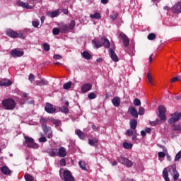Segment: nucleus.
<instances>
[{
	"mask_svg": "<svg viewBox=\"0 0 181 181\" xmlns=\"http://www.w3.org/2000/svg\"><path fill=\"white\" fill-rule=\"evenodd\" d=\"M168 169L170 175L173 176L174 180H177L179 179V173L176 170L175 165H170L168 168H164L163 171V177L164 180L170 181V179L169 178V173L168 172Z\"/></svg>",
	"mask_w": 181,
	"mask_h": 181,
	"instance_id": "1",
	"label": "nucleus"
},
{
	"mask_svg": "<svg viewBox=\"0 0 181 181\" xmlns=\"http://www.w3.org/2000/svg\"><path fill=\"white\" fill-rule=\"evenodd\" d=\"M25 141L23 143V145L26 148H31L32 149H37L39 148V144L35 142V139L32 137L28 136H24Z\"/></svg>",
	"mask_w": 181,
	"mask_h": 181,
	"instance_id": "2",
	"label": "nucleus"
},
{
	"mask_svg": "<svg viewBox=\"0 0 181 181\" xmlns=\"http://www.w3.org/2000/svg\"><path fill=\"white\" fill-rule=\"evenodd\" d=\"M2 105L7 110H12L16 108V102L12 98L4 99Z\"/></svg>",
	"mask_w": 181,
	"mask_h": 181,
	"instance_id": "3",
	"label": "nucleus"
},
{
	"mask_svg": "<svg viewBox=\"0 0 181 181\" xmlns=\"http://www.w3.org/2000/svg\"><path fill=\"white\" fill-rule=\"evenodd\" d=\"M117 160L119 163L124 165L127 168H132V166H134V163L132 160L122 156L117 157Z\"/></svg>",
	"mask_w": 181,
	"mask_h": 181,
	"instance_id": "4",
	"label": "nucleus"
},
{
	"mask_svg": "<svg viewBox=\"0 0 181 181\" xmlns=\"http://www.w3.org/2000/svg\"><path fill=\"white\" fill-rule=\"evenodd\" d=\"M7 36H9V37L16 38L19 37L20 39H25V35L22 33H16L14 30L9 29L7 30L6 32Z\"/></svg>",
	"mask_w": 181,
	"mask_h": 181,
	"instance_id": "5",
	"label": "nucleus"
},
{
	"mask_svg": "<svg viewBox=\"0 0 181 181\" xmlns=\"http://www.w3.org/2000/svg\"><path fill=\"white\" fill-rule=\"evenodd\" d=\"M171 118L168 119V123L170 124H175V122H177L181 117V113L178 112H175V113L171 114Z\"/></svg>",
	"mask_w": 181,
	"mask_h": 181,
	"instance_id": "6",
	"label": "nucleus"
},
{
	"mask_svg": "<svg viewBox=\"0 0 181 181\" xmlns=\"http://www.w3.org/2000/svg\"><path fill=\"white\" fill-rule=\"evenodd\" d=\"M158 111H159V115L158 117L161 121H166V107L163 105H160L158 107Z\"/></svg>",
	"mask_w": 181,
	"mask_h": 181,
	"instance_id": "7",
	"label": "nucleus"
},
{
	"mask_svg": "<svg viewBox=\"0 0 181 181\" xmlns=\"http://www.w3.org/2000/svg\"><path fill=\"white\" fill-rule=\"evenodd\" d=\"M119 39L122 40L123 46H124V47H128V46H129V38H128V36H127V35L122 33H119Z\"/></svg>",
	"mask_w": 181,
	"mask_h": 181,
	"instance_id": "8",
	"label": "nucleus"
},
{
	"mask_svg": "<svg viewBox=\"0 0 181 181\" xmlns=\"http://www.w3.org/2000/svg\"><path fill=\"white\" fill-rule=\"evenodd\" d=\"M64 181H74V177L69 170H66L63 174Z\"/></svg>",
	"mask_w": 181,
	"mask_h": 181,
	"instance_id": "9",
	"label": "nucleus"
},
{
	"mask_svg": "<svg viewBox=\"0 0 181 181\" xmlns=\"http://www.w3.org/2000/svg\"><path fill=\"white\" fill-rule=\"evenodd\" d=\"M45 110L48 114H54L56 112V107H54L53 105L50 103H47Z\"/></svg>",
	"mask_w": 181,
	"mask_h": 181,
	"instance_id": "10",
	"label": "nucleus"
},
{
	"mask_svg": "<svg viewBox=\"0 0 181 181\" xmlns=\"http://www.w3.org/2000/svg\"><path fill=\"white\" fill-rule=\"evenodd\" d=\"M23 54H24L23 51H19L16 49L11 52V56H12V57H22Z\"/></svg>",
	"mask_w": 181,
	"mask_h": 181,
	"instance_id": "11",
	"label": "nucleus"
},
{
	"mask_svg": "<svg viewBox=\"0 0 181 181\" xmlns=\"http://www.w3.org/2000/svg\"><path fill=\"white\" fill-rule=\"evenodd\" d=\"M91 88H93V85H91V83H85L81 86V90L82 93H88Z\"/></svg>",
	"mask_w": 181,
	"mask_h": 181,
	"instance_id": "12",
	"label": "nucleus"
},
{
	"mask_svg": "<svg viewBox=\"0 0 181 181\" xmlns=\"http://www.w3.org/2000/svg\"><path fill=\"white\" fill-rule=\"evenodd\" d=\"M47 152L49 156H52L53 158L59 156V150H57V148H52L48 149Z\"/></svg>",
	"mask_w": 181,
	"mask_h": 181,
	"instance_id": "13",
	"label": "nucleus"
},
{
	"mask_svg": "<svg viewBox=\"0 0 181 181\" xmlns=\"http://www.w3.org/2000/svg\"><path fill=\"white\" fill-rule=\"evenodd\" d=\"M18 6H21L22 8H25V9H33V5H29V3H25L23 1H18L17 2Z\"/></svg>",
	"mask_w": 181,
	"mask_h": 181,
	"instance_id": "14",
	"label": "nucleus"
},
{
	"mask_svg": "<svg viewBox=\"0 0 181 181\" xmlns=\"http://www.w3.org/2000/svg\"><path fill=\"white\" fill-rule=\"evenodd\" d=\"M58 156H59V158H66V156H67V151L64 147H60L59 148Z\"/></svg>",
	"mask_w": 181,
	"mask_h": 181,
	"instance_id": "15",
	"label": "nucleus"
},
{
	"mask_svg": "<svg viewBox=\"0 0 181 181\" xmlns=\"http://www.w3.org/2000/svg\"><path fill=\"white\" fill-rule=\"evenodd\" d=\"M172 12H173V13H179L181 12V2L177 3L172 7Z\"/></svg>",
	"mask_w": 181,
	"mask_h": 181,
	"instance_id": "16",
	"label": "nucleus"
},
{
	"mask_svg": "<svg viewBox=\"0 0 181 181\" xmlns=\"http://www.w3.org/2000/svg\"><path fill=\"white\" fill-rule=\"evenodd\" d=\"M129 112L134 117V118H138V111L134 107H129Z\"/></svg>",
	"mask_w": 181,
	"mask_h": 181,
	"instance_id": "17",
	"label": "nucleus"
},
{
	"mask_svg": "<svg viewBox=\"0 0 181 181\" xmlns=\"http://www.w3.org/2000/svg\"><path fill=\"white\" fill-rule=\"evenodd\" d=\"M60 11L59 10H55L54 11H49L47 13V16L49 18H56V16H59Z\"/></svg>",
	"mask_w": 181,
	"mask_h": 181,
	"instance_id": "18",
	"label": "nucleus"
},
{
	"mask_svg": "<svg viewBox=\"0 0 181 181\" xmlns=\"http://www.w3.org/2000/svg\"><path fill=\"white\" fill-rule=\"evenodd\" d=\"M112 103L115 107H119V105L121 104V99L119 97L116 96L112 100Z\"/></svg>",
	"mask_w": 181,
	"mask_h": 181,
	"instance_id": "19",
	"label": "nucleus"
},
{
	"mask_svg": "<svg viewBox=\"0 0 181 181\" xmlns=\"http://www.w3.org/2000/svg\"><path fill=\"white\" fill-rule=\"evenodd\" d=\"M0 86L1 87H9V86H12V81H11V80L4 79L0 83Z\"/></svg>",
	"mask_w": 181,
	"mask_h": 181,
	"instance_id": "20",
	"label": "nucleus"
},
{
	"mask_svg": "<svg viewBox=\"0 0 181 181\" xmlns=\"http://www.w3.org/2000/svg\"><path fill=\"white\" fill-rule=\"evenodd\" d=\"M110 56L113 62H118L119 60V59H118V56H117V54L113 49H110Z\"/></svg>",
	"mask_w": 181,
	"mask_h": 181,
	"instance_id": "21",
	"label": "nucleus"
},
{
	"mask_svg": "<svg viewBox=\"0 0 181 181\" xmlns=\"http://www.w3.org/2000/svg\"><path fill=\"white\" fill-rule=\"evenodd\" d=\"M137 125H138V122L136 121V119H133L130 120L131 129L136 131Z\"/></svg>",
	"mask_w": 181,
	"mask_h": 181,
	"instance_id": "22",
	"label": "nucleus"
},
{
	"mask_svg": "<svg viewBox=\"0 0 181 181\" xmlns=\"http://www.w3.org/2000/svg\"><path fill=\"white\" fill-rule=\"evenodd\" d=\"M1 171L4 175H11V170L7 166L1 167Z\"/></svg>",
	"mask_w": 181,
	"mask_h": 181,
	"instance_id": "23",
	"label": "nucleus"
},
{
	"mask_svg": "<svg viewBox=\"0 0 181 181\" xmlns=\"http://www.w3.org/2000/svg\"><path fill=\"white\" fill-rule=\"evenodd\" d=\"M102 42L103 45L105 46V47L106 49H108L110 47V46H111V43L110 42V41L108 40V39L105 38V37H103L102 38Z\"/></svg>",
	"mask_w": 181,
	"mask_h": 181,
	"instance_id": "24",
	"label": "nucleus"
},
{
	"mask_svg": "<svg viewBox=\"0 0 181 181\" xmlns=\"http://www.w3.org/2000/svg\"><path fill=\"white\" fill-rule=\"evenodd\" d=\"M93 44L94 45L96 49H100V47H103V42L96 40L95 39L93 40Z\"/></svg>",
	"mask_w": 181,
	"mask_h": 181,
	"instance_id": "25",
	"label": "nucleus"
},
{
	"mask_svg": "<svg viewBox=\"0 0 181 181\" xmlns=\"http://www.w3.org/2000/svg\"><path fill=\"white\" fill-rule=\"evenodd\" d=\"M147 80L150 86H155V83H153V77H152V75H151L150 73L147 74Z\"/></svg>",
	"mask_w": 181,
	"mask_h": 181,
	"instance_id": "26",
	"label": "nucleus"
},
{
	"mask_svg": "<svg viewBox=\"0 0 181 181\" xmlns=\"http://www.w3.org/2000/svg\"><path fill=\"white\" fill-rule=\"evenodd\" d=\"M60 29L62 30V32H69L70 30V28L69 27V25H67L66 24H62L59 26Z\"/></svg>",
	"mask_w": 181,
	"mask_h": 181,
	"instance_id": "27",
	"label": "nucleus"
},
{
	"mask_svg": "<svg viewBox=\"0 0 181 181\" xmlns=\"http://www.w3.org/2000/svg\"><path fill=\"white\" fill-rule=\"evenodd\" d=\"M76 134L78 135V136L80 138V139H84L86 138V135L81 132L80 129H76Z\"/></svg>",
	"mask_w": 181,
	"mask_h": 181,
	"instance_id": "28",
	"label": "nucleus"
},
{
	"mask_svg": "<svg viewBox=\"0 0 181 181\" xmlns=\"http://www.w3.org/2000/svg\"><path fill=\"white\" fill-rule=\"evenodd\" d=\"M47 84H49V82H47V81H46L45 79H42V80L36 81L37 86H46Z\"/></svg>",
	"mask_w": 181,
	"mask_h": 181,
	"instance_id": "29",
	"label": "nucleus"
},
{
	"mask_svg": "<svg viewBox=\"0 0 181 181\" xmlns=\"http://www.w3.org/2000/svg\"><path fill=\"white\" fill-rule=\"evenodd\" d=\"M82 57L86 59V60H90V59H91V54H90L88 52L85 51L82 53Z\"/></svg>",
	"mask_w": 181,
	"mask_h": 181,
	"instance_id": "30",
	"label": "nucleus"
},
{
	"mask_svg": "<svg viewBox=\"0 0 181 181\" xmlns=\"http://www.w3.org/2000/svg\"><path fill=\"white\" fill-rule=\"evenodd\" d=\"M88 144H89V145H90V146H95V144H98V139L95 138L93 139H89Z\"/></svg>",
	"mask_w": 181,
	"mask_h": 181,
	"instance_id": "31",
	"label": "nucleus"
},
{
	"mask_svg": "<svg viewBox=\"0 0 181 181\" xmlns=\"http://www.w3.org/2000/svg\"><path fill=\"white\" fill-rule=\"evenodd\" d=\"M78 165L82 170H87V164L84 161H79Z\"/></svg>",
	"mask_w": 181,
	"mask_h": 181,
	"instance_id": "32",
	"label": "nucleus"
},
{
	"mask_svg": "<svg viewBox=\"0 0 181 181\" xmlns=\"http://www.w3.org/2000/svg\"><path fill=\"white\" fill-rule=\"evenodd\" d=\"M24 177L26 181H35V177H33L30 174H25Z\"/></svg>",
	"mask_w": 181,
	"mask_h": 181,
	"instance_id": "33",
	"label": "nucleus"
},
{
	"mask_svg": "<svg viewBox=\"0 0 181 181\" xmlns=\"http://www.w3.org/2000/svg\"><path fill=\"white\" fill-rule=\"evenodd\" d=\"M172 131H177V132H181V126L180 124H173L171 127Z\"/></svg>",
	"mask_w": 181,
	"mask_h": 181,
	"instance_id": "34",
	"label": "nucleus"
},
{
	"mask_svg": "<svg viewBox=\"0 0 181 181\" xmlns=\"http://www.w3.org/2000/svg\"><path fill=\"white\" fill-rule=\"evenodd\" d=\"M90 18L92 19H101V14L100 13H95L94 14H90Z\"/></svg>",
	"mask_w": 181,
	"mask_h": 181,
	"instance_id": "35",
	"label": "nucleus"
},
{
	"mask_svg": "<svg viewBox=\"0 0 181 181\" xmlns=\"http://www.w3.org/2000/svg\"><path fill=\"white\" fill-rule=\"evenodd\" d=\"M139 134H138V132H136V130H134V133H133L132 136V141H134V142L138 141V136Z\"/></svg>",
	"mask_w": 181,
	"mask_h": 181,
	"instance_id": "36",
	"label": "nucleus"
},
{
	"mask_svg": "<svg viewBox=\"0 0 181 181\" xmlns=\"http://www.w3.org/2000/svg\"><path fill=\"white\" fill-rule=\"evenodd\" d=\"M123 146L125 148V149H132V144L128 143V142H124Z\"/></svg>",
	"mask_w": 181,
	"mask_h": 181,
	"instance_id": "37",
	"label": "nucleus"
},
{
	"mask_svg": "<svg viewBox=\"0 0 181 181\" xmlns=\"http://www.w3.org/2000/svg\"><path fill=\"white\" fill-rule=\"evenodd\" d=\"M88 98L89 100H94L95 98H97V94H95V93H90L88 95Z\"/></svg>",
	"mask_w": 181,
	"mask_h": 181,
	"instance_id": "38",
	"label": "nucleus"
},
{
	"mask_svg": "<svg viewBox=\"0 0 181 181\" xmlns=\"http://www.w3.org/2000/svg\"><path fill=\"white\" fill-rule=\"evenodd\" d=\"M135 130H132V129H129L126 132V135H128V136H132Z\"/></svg>",
	"mask_w": 181,
	"mask_h": 181,
	"instance_id": "39",
	"label": "nucleus"
},
{
	"mask_svg": "<svg viewBox=\"0 0 181 181\" xmlns=\"http://www.w3.org/2000/svg\"><path fill=\"white\" fill-rule=\"evenodd\" d=\"M75 27H76V21H74V20L71 21L69 26V30L74 29Z\"/></svg>",
	"mask_w": 181,
	"mask_h": 181,
	"instance_id": "40",
	"label": "nucleus"
},
{
	"mask_svg": "<svg viewBox=\"0 0 181 181\" xmlns=\"http://www.w3.org/2000/svg\"><path fill=\"white\" fill-rule=\"evenodd\" d=\"M71 87V81L64 83V86H63V88L64 90H69V88H70Z\"/></svg>",
	"mask_w": 181,
	"mask_h": 181,
	"instance_id": "41",
	"label": "nucleus"
},
{
	"mask_svg": "<svg viewBox=\"0 0 181 181\" xmlns=\"http://www.w3.org/2000/svg\"><path fill=\"white\" fill-rule=\"evenodd\" d=\"M60 111L64 114H67V112H69V107L66 106H62L60 107Z\"/></svg>",
	"mask_w": 181,
	"mask_h": 181,
	"instance_id": "42",
	"label": "nucleus"
},
{
	"mask_svg": "<svg viewBox=\"0 0 181 181\" xmlns=\"http://www.w3.org/2000/svg\"><path fill=\"white\" fill-rule=\"evenodd\" d=\"M52 124L56 125V127H59V125H60V124L62 123V122L57 119H52Z\"/></svg>",
	"mask_w": 181,
	"mask_h": 181,
	"instance_id": "43",
	"label": "nucleus"
},
{
	"mask_svg": "<svg viewBox=\"0 0 181 181\" xmlns=\"http://www.w3.org/2000/svg\"><path fill=\"white\" fill-rule=\"evenodd\" d=\"M148 40H155V39H156V35H155L154 33H150L148 35Z\"/></svg>",
	"mask_w": 181,
	"mask_h": 181,
	"instance_id": "44",
	"label": "nucleus"
},
{
	"mask_svg": "<svg viewBox=\"0 0 181 181\" xmlns=\"http://www.w3.org/2000/svg\"><path fill=\"white\" fill-rule=\"evenodd\" d=\"M53 35H57L59 33H60V29L58 28H54L52 30Z\"/></svg>",
	"mask_w": 181,
	"mask_h": 181,
	"instance_id": "45",
	"label": "nucleus"
},
{
	"mask_svg": "<svg viewBox=\"0 0 181 181\" xmlns=\"http://www.w3.org/2000/svg\"><path fill=\"white\" fill-rule=\"evenodd\" d=\"M181 158V150L176 154L175 161L177 162Z\"/></svg>",
	"mask_w": 181,
	"mask_h": 181,
	"instance_id": "46",
	"label": "nucleus"
},
{
	"mask_svg": "<svg viewBox=\"0 0 181 181\" xmlns=\"http://www.w3.org/2000/svg\"><path fill=\"white\" fill-rule=\"evenodd\" d=\"M43 47H44V49L45 50V52H49V50H50V45H49V44H47V43H45L43 45Z\"/></svg>",
	"mask_w": 181,
	"mask_h": 181,
	"instance_id": "47",
	"label": "nucleus"
},
{
	"mask_svg": "<svg viewBox=\"0 0 181 181\" xmlns=\"http://www.w3.org/2000/svg\"><path fill=\"white\" fill-rule=\"evenodd\" d=\"M144 114H145V108L140 107L139 109V115H144Z\"/></svg>",
	"mask_w": 181,
	"mask_h": 181,
	"instance_id": "48",
	"label": "nucleus"
},
{
	"mask_svg": "<svg viewBox=\"0 0 181 181\" xmlns=\"http://www.w3.org/2000/svg\"><path fill=\"white\" fill-rule=\"evenodd\" d=\"M134 105L139 106L141 105V100L138 98L134 99Z\"/></svg>",
	"mask_w": 181,
	"mask_h": 181,
	"instance_id": "49",
	"label": "nucleus"
},
{
	"mask_svg": "<svg viewBox=\"0 0 181 181\" xmlns=\"http://www.w3.org/2000/svg\"><path fill=\"white\" fill-rule=\"evenodd\" d=\"M60 166H65L66 165V159L62 158L59 161Z\"/></svg>",
	"mask_w": 181,
	"mask_h": 181,
	"instance_id": "50",
	"label": "nucleus"
},
{
	"mask_svg": "<svg viewBox=\"0 0 181 181\" xmlns=\"http://www.w3.org/2000/svg\"><path fill=\"white\" fill-rule=\"evenodd\" d=\"M111 19H112V21H115V19H117V18H118V13H115L114 14L110 16Z\"/></svg>",
	"mask_w": 181,
	"mask_h": 181,
	"instance_id": "51",
	"label": "nucleus"
},
{
	"mask_svg": "<svg viewBox=\"0 0 181 181\" xmlns=\"http://www.w3.org/2000/svg\"><path fill=\"white\" fill-rule=\"evenodd\" d=\"M158 122H159V120L156 119V121L151 122L150 124L151 125V127H155L156 125H158Z\"/></svg>",
	"mask_w": 181,
	"mask_h": 181,
	"instance_id": "52",
	"label": "nucleus"
},
{
	"mask_svg": "<svg viewBox=\"0 0 181 181\" xmlns=\"http://www.w3.org/2000/svg\"><path fill=\"white\" fill-rule=\"evenodd\" d=\"M166 156V154L164 152H158V158H165Z\"/></svg>",
	"mask_w": 181,
	"mask_h": 181,
	"instance_id": "53",
	"label": "nucleus"
},
{
	"mask_svg": "<svg viewBox=\"0 0 181 181\" xmlns=\"http://www.w3.org/2000/svg\"><path fill=\"white\" fill-rule=\"evenodd\" d=\"M39 142H47V139H46L45 136H42L39 139Z\"/></svg>",
	"mask_w": 181,
	"mask_h": 181,
	"instance_id": "54",
	"label": "nucleus"
},
{
	"mask_svg": "<svg viewBox=\"0 0 181 181\" xmlns=\"http://www.w3.org/2000/svg\"><path fill=\"white\" fill-rule=\"evenodd\" d=\"M40 122L41 124H46V122H47V119L45 117H41Z\"/></svg>",
	"mask_w": 181,
	"mask_h": 181,
	"instance_id": "55",
	"label": "nucleus"
},
{
	"mask_svg": "<svg viewBox=\"0 0 181 181\" xmlns=\"http://www.w3.org/2000/svg\"><path fill=\"white\" fill-rule=\"evenodd\" d=\"M29 80L30 81H35V75L33 74H30L29 76Z\"/></svg>",
	"mask_w": 181,
	"mask_h": 181,
	"instance_id": "56",
	"label": "nucleus"
},
{
	"mask_svg": "<svg viewBox=\"0 0 181 181\" xmlns=\"http://www.w3.org/2000/svg\"><path fill=\"white\" fill-rule=\"evenodd\" d=\"M33 25L34 26V28H37L39 26V21H33Z\"/></svg>",
	"mask_w": 181,
	"mask_h": 181,
	"instance_id": "57",
	"label": "nucleus"
},
{
	"mask_svg": "<svg viewBox=\"0 0 181 181\" xmlns=\"http://www.w3.org/2000/svg\"><path fill=\"white\" fill-rule=\"evenodd\" d=\"M53 57L55 59V60H60V59H62V56L59 54H55Z\"/></svg>",
	"mask_w": 181,
	"mask_h": 181,
	"instance_id": "58",
	"label": "nucleus"
},
{
	"mask_svg": "<svg viewBox=\"0 0 181 181\" xmlns=\"http://www.w3.org/2000/svg\"><path fill=\"white\" fill-rule=\"evenodd\" d=\"M53 137V133L52 132H49L47 134V138L50 139Z\"/></svg>",
	"mask_w": 181,
	"mask_h": 181,
	"instance_id": "59",
	"label": "nucleus"
},
{
	"mask_svg": "<svg viewBox=\"0 0 181 181\" xmlns=\"http://www.w3.org/2000/svg\"><path fill=\"white\" fill-rule=\"evenodd\" d=\"M177 80H179V78L177 77H174L171 79V83H175L176 81H177Z\"/></svg>",
	"mask_w": 181,
	"mask_h": 181,
	"instance_id": "60",
	"label": "nucleus"
},
{
	"mask_svg": "<svg viewBox=\"0 0 181 181\" xmlns=\"http://www.w3.org/2000/svg\"><path fill=\"white\" fill-rule=\"evenodd\" d=\"M92 129H93V131H97V129H98V127L95 125H92Z\"/></svg>",
	"mask_w": 181,
	"mask_h": 181,
	"instance_id": "61",
	"label": "nucleus"
},
{
	"mask_svg": "<svg viewBox=\"0 0 181 181\" xmlns=\"http://www.w3.org/2000/svg\"><path fill=\"white\" fill-rule=\"evenodd\" d=\"M107 2H108V0H101V3L103 4V5H107Z\"/></svg>",
	"mask_w": 181,
	"mask_h": 181,
	"instance_id": "62",
	"label": "nucleus"
},
{
	"mask_svg": "<svg viewBox=\"0 0 181 181\" xmlns=\"http://www.w3.org/2000/svg\"><path fill=\"white\" fill-rule=\"evenodd\" d=\"M152 130L151 129V128H146L145 129V132H147V134H150V132H151Z\"/></svg>",
	"mask_w": 181,
	"mask_h": 181,
	"instance_id": "63",
	"label": "nucleus"
},
{
	"mask_svg": "<svg viewBox=\"0 0 181 181\" xmlns=\"http://www.w3.org/2000/svg\"><path fill=\"white\" fill-rule=\"evenodd\" d=\"M101 62H103V59L102 58H99L96 60L97 63H101Z\"/></svg>",
	"mask_w": 181,
	"mask_h": 181,
	"instance_id": "64",
	"label": "nucleus"
}]
</instances>
